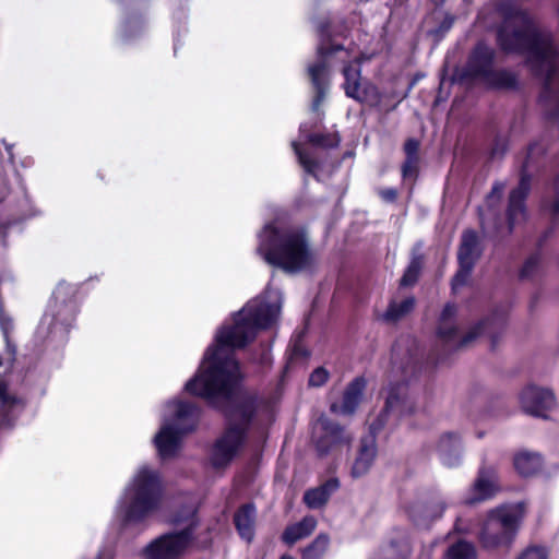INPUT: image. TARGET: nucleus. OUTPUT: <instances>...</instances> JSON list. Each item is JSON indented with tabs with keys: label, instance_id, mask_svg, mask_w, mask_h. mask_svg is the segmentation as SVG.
<instances>
[{
	"label": "nucleus",
	"instance_id": "obj_20",
	"mask_svg": "<svg viewBox=\"0 0 559 559\" xmlns=\"http://www.w3.org/2000/svg\"><path fill=\"white\" fill-rule=\"evenodd\" d=\"M340 488V480L335 477L329 478L323 484L310 488L304 493L305 504L312 510L325 507L333 493Z\"/></svg>",
	"mask_w": 559,
	"mask_h": 559
},
{
	"label": "nucleus",
	"instance_id": "obj_29",
	"mask_svg": "<svg viewBox=\"0 0 559 559\" xmlns=\"http://www.w3.org/2000/svg\"><path fill=\"white\" fill-rule=\"evenodd\" d=\"M307 141L318 147L333 148L338 146L341 139L337 133H311Z\"/></svg>",
	"mask_w": 559,
	"mask_h": 559
},
{
	"label": "nucleus",
	"instance_id": "obj_40",
	"mask_svg": "<svg viewBox=\"0 0 559 559\" xmlns=\"http://www.w3.org/2000/svg\"><path fill=\"white\" fill-rule=\"evenodd\" d=\"M437 511L432 514V518H439L445 509V503L442 500L436 502Z\"/></svg>",
	"mask_w": 559,
	"mask_h": 559
},
{
	"label": "nucleus",
	"instance_id": "obj_45",
	"mask_svg": "<svg viewBox=\"0 0 559 559\" xmlns=\"http://www.w3.org/2000/svg\"><path fill=\"white\" fill-rule=\"evenodd\" d=\"M534 148H535L534 146H531L530 152L532 153L534 151Z\"/></svg>",
	"mask_w": 559,
	"mask_h": 559
},
{
	"label": "nucleus",
	"instance_id": "obj_1",
	"mask_svg": "<svg viewBox=\"0 0 559 559\" xmlns=\"http://www.w3.org/2000/svg\"><path fill=\"white\" fill-rule=\"evenodd\" d=\"M277 311L276 297L272 298L270 292L249 301L235 316L233 325H224L217 332L215 346L207 349L199 372L186 383L188 393L205 397L213 404H224L228 428L212 450L211 462L215 468L227 466L238 454L255 408L254 399L240 386L239 365L230 350L242 348L254 340L258 331L274 321Z\"/></svg>",
	"mask_w": 559,
	"mask_h": 559
},
{
	"label": "nucleus",
	"instance_id": "obj_42",
	"mask_svg": "<svg viewBox=\"0 0 559 559\" xmlns=\"http://www.w3.org/2000/svg\"><path fill=\"white\" fill-rule=\"evenodd\" d=\"M555 214L559 216V200L555 203Z\"/></svg>",
	"mask_w": 559,
	"mask_h": 559
},
{
	"label": "nucleus",
	"instance_id": "obj_28",
	"mask_svg": "<svg viewBox=\"0 0 559 559\" xmlns=\"http://www.w3.org/2000/svg\"><path fill=\"white\" fill-rule=\"evenodd\" d=\"M423 267V257L420 254H413L409 265L407 266L400 283L401 286H411L416 283Z\"/></svg>",
	"mask_w": 559,
	"mask_h": 559
},
{
	"label": "nucleus",
	"instance_id": "obj_24",
	"mask_svg": "<svg viewBox=\"0 0 559 559\" xmlns=\"http://www.w3.org/2000/svg\"><path fill=\"white\" fill-rule=\"evenodd\" d=\"M317 520L309 515L301 521L286 527L282 538L285 543L293 545L300 539L308 537L316 528Z\"/></svg>",
	"mask_w": 559,
	"mask_h": 559
},
{
	"label": "nucleus",
	"instance_id": "obj_12",
	"mask_svg": "<svg viewBox=\"0 0 559 559\" xmlns=\"http://www.w3.org/2000/svg\"><path fill=\"white\" fill-rule=\"evenodd\" d=\"M343 50L344 48L341 45L329 44L322 40L318 47L316 61L307 68L308 76L314 91L312 102V109L314 111H319L330 90V59L334 53Z\"/></svg>",
	"mask_w": 559,
	"mask_h": 559
},
{
	"label": "nucleus",
	"instance_id": "obj_8",
	"mask_svg": "<svg viewBox=\"0 0 559 559\" xmlns=\"http://www.w3.org/2000/svg\"><path fill=\"white\" fill-rule=\"evenodd\" d=\"M496 52L484 43H478L469 55L465 74L489 86L511 88L516 85V76L508 70H496L493 67Z\"/></svg>",
	"mask_w": 559,
	"mask_h": 559
},
{
	"label": "nucleus",
	"instance_id": "obj_13",
	"mask_svg": "<svg viewBox=\"0 0 559 559\" xmlns=\"http://www.w3.org/2000/svg\"><path fill=\"white\" fill-rule=\"evenodd\" d=\"M343 75L345 79L343 87L347 97L371 106L380 103L381 97L377 86L370 82H361L360 66L358 63L345 66Z\"/></svg>",
	"mask_w": 559,
	"mask_h": 559
},
{
	"label": "nucleus",
	"instance_id": "obj_22",
	"mask_svg": "<svg viewBox=\"0 0 559 559\" xmlns=\"http://www.w3.org/2000/svg\"><path fill=\"white\" fill-rule=\"evenodd\" d=\"M255 515V508L252 504H245L235 513L234 522L236 528L241 538L247 542H251L253 538Z\"/></svg>",
	"mask_w": 559,
	"mask_h": 559
},
{
	"label": "nucleus",
	"instance_id": "obj_33",
	"mask_svg": "<svg viewBox=\"0 0 559 559\" xmlns=\"http://www.w3.org/2000/svg\"><path fill=\"white\" fill-rule=\"evenodd\" d=\"M330 373L323 367L316 368L309 376L308 384L312 388H320L329 380Z\"/></svg>",
	"mask_w": 559,
	"mask_h": 559
},
{
	"label": "nucleus",
	"instance_id": "obj_35",
	"mask_svg": "<svg viewBox=\"0 0 559 559\" xmlns=\"http://www.w3.org/2000/svg\"><path fill=\"white\" fill-rule=\"evenodd\" d=\"M539 262V258L537 255H532L526 260L524 263L522 270H521V276L522 277H528L533 274L535 269L537 267Z\"/></svg>",
	"mask_w": 559,
	"mask_h": 559
},
{
	"label": "nucleus",
	"instance_id": "obj_7",
	"mask_svg": "<svg viewBox=\"0 0 559 559\" xmlns=\"http://www.w3.org/2000/svg\"><path fill=\"white\" fill-rule=\"evenodd\" d=\"M455 314L456 307L450 304L447 305L441 312L438 324V338L449 350L468 347L485 332L491 337H495V334L502 330L504 325L503 317H492L491 319L480 321L478 324L471 328L463 336H460Z\"/></svg>",
	"mask_w": 559,
	"mask_h": 559
},
{
	"label": "nucleus",
	"instance_id": "obj_6",
	"mask_svg": "<svg viewBox=\"0 0 559 559\" xmlns=\"http://www.w3.org/2000/svg\"><path fill=\"white\" fill-rule=\"evenodd\" d=\"M173 522L181 530L164 534L152 540L142 551L145 559H181L193 540L198 525L194 506L178 512Z\"/></svg>",
	"mask_w": 559,
	"mask_h": 559
},
{
	"label": "nucleus",
	"instance_id": "obj_27",
	"mask_svg": "<svg viewBox=\"0 0 559 559\" xmlns=\"http://www.w3.org/2000/svg\"><path fill=\"white\" fill-rule=\"evenodd\" d=\"M293 148L295 154L297 155L298 162L304 168V170L308 174L313 176L316 179H318V169L320 168L319 160L312 158L306 151H304L300 146V144L294 142Z\"/></svg>",
	"mask_w": 559,
	"mask_h": 559
},
{
	"label": "nucleus",
	"instance_id": "obj_18",
	"mask_svg": "<svg viewBox=\"0 0 559 559\" xmlns=\"http://www.w3.org/2000/svg\"><path fill=\"white\" fill-rule=\"evenodd\" d=\"M258 252L270 265L275 267L280 265V236L276 221L266 224L259 235Z\"/></svg>",
	"mask_w": 559,
	"mask_h": 559
},
{
	"label": "nucleus",
	"instance_id": "obj_10",
	"mask_svg": "<svg viewBox=\"0 0 559 559\" xmlns=\"http://www.w3.org/2000/svg\"><path fill=\"white\" fill-rule=\"evenodd\" d=\"M317 257L310 248L308 235L302 227H294L282 233V271L300 273L312 271Z\"/></svg>",
	"mask_w": 559,
	"mask_h": 559
},
{
	"label": "nucleus",
	"instance_id": "obj_3",
	"mask_svg": "<svg viewBox=\"0 0 559 559\" xmlns=\"http://www.w3.org/2000/svg\"><path fill=\"white\" fill-rule=\"evenodd\" d=\"M420 350L412 336H402L392 348L391 381L388 386L385 405L381 414L370 424L372 435L379 432L386 424L389 415L403 417L416 412V403L409 393L406 381L418 370ZM377 455L374 436L361 440L350 474L354 478L366 475Z\"/></svg>",
	"mask_w": 559,
	"mask_h": 559
},
{
	"label": "nucleus",
	"instance_id": "obj_43",
	"mask_svg": "<svg viewBox=\"0 0 559 559\" xmlns=\"http://www.w3.org/2000/svg\"><path fill=\"white\" fill-rule=\"evenodd\" d=\"M433 2H435L436 4H439V3L443 2V0H433Z\"/></svg>",
	"mask_w": 559,
	"mask_h": 559
},
{
	"label": "nucleus",
	"instance_id": "obj_26",
	"mask_svg": "<svg viewBox=\"0 0 559 559\" xmlns=\"http://www.w3.org/2000/svg\"><path fill=\"white\" fill-rule=\"evenodd\" d=\"M445 559H476L475 547L468 542L460 540L448 548Z\"/></svg>",
	"mask_w": 559,
	"mask_h": 559
},
{
	"label": "nucleus",
	"instance_id": "obj_39",
	"mask_svg": "<svg viewBox=\"0 0 559 559\" xmlns=\"http://www.w3.org/2000/svg\"><path fill=\"white\" fill-rule=\"evenodd\" d=\"M378 193L385 202H394L397 198V191L394 188L380 189Z\"/></svg>",
	"mask_w": 559,
	"mask_h": 559
},
{
	"label": "nucleus",
	"instance_id": "obj_16",
	"mask_svg": "<svg viewBox=\"0 0 559 559\" xmlns=\"http://www.w3.org/2000/svg\"><path fill=\"white\" fill-rule=\"evenodd\" d=\"M499 490V479L493 466L481 465L473 484L469 495L465 499L466 504L490 499Z\"/></svg>",
	"mask_w": 559,
	"mask_h": 559
},
{
	"label": "nucleus",
	"instance_id": "obj_25",
	"mask_svg": "<svg viewBox=\"0 0 559 559\" xmlns=\"http://www.w3.org/2000/svg\"><path fill=\"white\" fill-rule=\"evenodd\" d=\"M415 307V298L407 297L404 300L391 301L386 311L382 314V320L388 323H395L407 316Z\"/></svg>",
	"mask_w": 559,
	"mask_h": 559
},
{
	"label": "nucleus",
	"instance_id": "obj_2",
	"mask_svg": "<svg viewBox=\"0 0 559 559\" xmlns=\"http://www.w3.org/2000/svg\"><path fill=\"white\" fill-rule=\"evenodd\" d=\"M502 22L497 31L499 47L526 56L535 75L544 80L542 99L551 117L559 116V50L552 34L512 1L497 4Z\"/></svg>",
	"mask_w": 559,
	"mask_h": 559
},
{
	"label": "nucleus",
	"instance_id": "obj_34",
	"mask_svg": "<svg viewBox=\"0 0 559 559\" xmlns=\"http://www.w3.org/2000/svg\"><path fill=\"white\" fill-rule=\"evenodd\" d=\"M518 559H548V554L542 546H531L527 547Z\"/></svg>",
	"mask_w": 559,
	"mask_h": 559
},
{
	"label": "nucleus",
	"instance_id": "obj_38",
	"mask_svg": "<svg viewBox=\"0 0 559 559\" xmlns=\"http://www.w3.org/2000/svg\"><path fill=\"white\" fill-rule=\"evenodd\" d=\"M417 163L418 158L406 157L402 167L403 177H408L414 174L417 168Z\"/></svg>",
	"mask_w": 559,
	"mask_h": 559
},
{
	"label": "nucleus",
	"instance_id": "obj_32",
	"mask_svg": "<svg viewBox=\"0 0 559 559\" xmlns=\"http://www.w3.org/2000/svg\"><path fill=\"white\" fill-rule=\"evenodd\" d=\"M301 337L302 335L299 333L289 349L288 366H290L295 360L306 358L308 356V353L301 343Z\"/></svg>",
	"mask_w": 559,
	"mask_h": 559
},
{
	"label": "nucleus",
	"instance_id": "obj_36",
	"mask_svg": "<svg viewBox=\"0 0 559 559\" xmlns=\"http://www.w3.org/2000/svg\"><path fill=\"white\" fill-rule=\"evenodd\" d=\"M11 326V322L9 319H5L3 317H0V328L3 332V335H4V340L7 342V349H8V353L10 355V357H13L14 355V348L11 346V344L9 343V340H8V332H9V328Z\"/></svg>",
	"mask_w": 559,
	"mask_h": 559
},
{
	"label": "nucleus",
	"instance_id": "obj_21",
	"mask_svg": "<svg viewBox=\"0 0 559 559\" xmlns=\"http://www.w3.org/2000/svg\"><path fill=\"white\" fill-rule=\"evenodd\" d=\"M479 238L474 230H465L461 238V245L457 252L459 263L465 265H475L481 255Z\"/></svg>",
	"mask_w": 559,
	"mask_h": 559
},
{
	"label": "nucleus",
	"instance_id": "obj_31",
	"mask_svg": "<svg viewBox=\"0 0 559 559\" xmlns=\"http://www.w3.org/2000/svg\"><path fill=\"white\" fill-rule=\"evenodd\" d=\"M460 269L452 280V289L456 293L461 287L468 283L474 265H465V263H459Z\"/></svg>",
	"mask_w": 559,
	"mask_h": 559
},
{
	"label": "nucleus",
	"instance_id": "obj_17",
	"mask_svg": "<svg viewBox=\"0 0 559 559\" xmlns=\"http://www.w3.org/2000/svg\"><path fill=\"white\" fill-rule=\"evenodd\" d=\"M367 381L362 377H357L350 381L340 402H333L330 405V412L334 415L352 416L364 400Z\"/></svg>",
	"mask_w": 559,
	"mask_h": 559
},
{
	"label": "nucleus",
	"instance_id": "obj_11",
	"mask_svg": "<svg viewBox=\"0 0 559 559\" xmlns=\"http://www.w3.org/2000/svg\"><path fill=\"white\" fill-rule=\"evenodd\" d=\"M353 433L325 415H320L312 425L311 441L317 454L324 457L335 454L353 442Z\"/></svg>",
	"mask_w": 559,
	"mask_h": 559
},
{
	"label": "nucleus",
	"instance_id": "obj_19",
	"mask_svg": "<svg viewBox=\"0 0 559 559\" xmlns=\"http://www.w3.org/2000/svg\"><path fill=\"white\" fill-rule=\"evenodd\" d=\"M530 191V178L523 173L518 188L512 190L509 198L508 224L510 230L526 217L524 200Z\"/></svg>",
	"mask_w": 559,
	"mask_h": 559
},
{
	"label": "nucleus",
	"instance_id": "obj_37",
	"mask_svg": "<svg viewBox=\"0 0 559 559\" xmlns=\"http://www.w3.org/2000/svg\"><path fill=\"white\" fill-rule=\"evenodd\" d=\"M418 148H419V142L415 139H408L404 145V151H405L406 157L418 158L417 157Z\"/></svg>",
	"mask_w": 559,
	"mask_h": 559
},
{
	"label": "nucleus",
	"instance_id": "obj_15",
	"mask_svg": "<svg viewBox=\"0 0 559 559\" xmlns=\"http://www.w3.org/2000/svg\"><path fill=\"white\" fill-rule=\"evenodd\" d=\"M520 402L525 413L545 417V413L555 406L556 399L549 389L530 385L522 391Z\"/></svg>",
	"mask_w": 559,
	"mask_h": 559
},
{
	"label": "nucleus",
	"instance_id": "obj_30",
	"mask_svg": "<svg viewBox=\"0 0 559 559\" xmlns=\"http://www.w3.org/2000/svg\"><path fill=\"white\" fill-rule=\"evenodd\" d=\"M329 544V535L319 534L313 543L306 549L305 559H319L326 551Z\"/></svg>",
	"mask_w": 559,
	"mask_h": 559
},
{
	"label": "nucleus",
	"instance_id": "obj_41",
	"mask_svg": "<svg viewBox=\"0 0 559 559\" xmlns=\"http://www.w3.org/2000/svg\"><path fill=\"white\" fill-rule=\"evenodd\" d=\"M503 191V186L502 185H496L493 188H492V193H498V194H501Z\"/></svg>",
	"mask_w": 559,
	"mask_h": 559
},
{
	"label": "nucleus",
	"instance_id": "obj_14",
	"mask_svg": "<svg viewBox=\"0 0 559 559\" xmlns=\"http://www.w3.org/2000/svg\"><path fill=\"white\" fill-rule=\"evenodd\" d=\"M433 451L447 467H456L462 463L464 447L462 437L456 431H444L433 443Z\"/></svg>",
	"mask_w": 559,
	"mask_h": 559
},
{
	"label": "nucleus",
	"instance_id": "obj_9",
	"mask_svg": "<svg viewBox=\"0 0 559 559\" xmlns=\"http://www.w3.org/2000/svg\"><path fill=\"white\" fill-rule=\"evenodd\" d=\"M519 510L512 506H502L491 510L483 523L479 542L486 549L508 546L519 527Z\"/></svg>",
	"mask_w": 559,
	"mask_h": 559
},
{
	"label": "nucleus",
	"instance_id": "obj_44",
	"mask_svg": "<svg viewBox=\"0 0 559 559\" xmlns=\"http://www.w3.org/2000/svg\"><path fill=\"white\" fill-rule=\"evenodd\" d=\"M282 559H293L290 557H285V556H282Z\"/></svg>",
	"mask_w": 559,
	"mask_h": 559
},
{
	"label": "nucleus",
	"instance_id": "obj_4",
	"mask_svg": "<svg viewBox=\"0 0 559 559\" xmlns=\"http://www.w3.org/2000/svg\"><path fill=\"white\" fill-rule=\"evenodd\" d=\"M158 473L146 465L139 467L126 487L118 513L126 524L139 523L155 512L162 500Z\"/></svg>",
	"mask_w": 559,
	"mask_h": 559
},
{
	"label": "nucleus",
	"instance_id": "obj_23",
	"mask_svg": "<svg viewBox=\"0 0 559 559\" xmlns=\"http://www.w3.org/2000/svg\"><path fill=\"white\" fill-rule=\"evenodd\" d=\"M543 460L538 453L522 451L514 455L513 466L524 477L533 476L540 471Z\"/></svg>",
	"mask_w": 559,
	"mask_h": 559
},
{
	"label": "nucleus",
	"instance_id": "obj_5",
	"mask_svg": "<svg viewBox=\"0 0 559 559\" xmlns=\"http://www.w3.org/2000/svg\"><path fill=\"white\" fill-rule=\"evenodd\" d=\"M199 411L191 403L173 401L166 404L159 431L154 438L162 459L174 457L181 447L183 435L195 429Z\"/></svg>",
	"mask_w": 559,
	"mask_h": 559
}]
</instances>
